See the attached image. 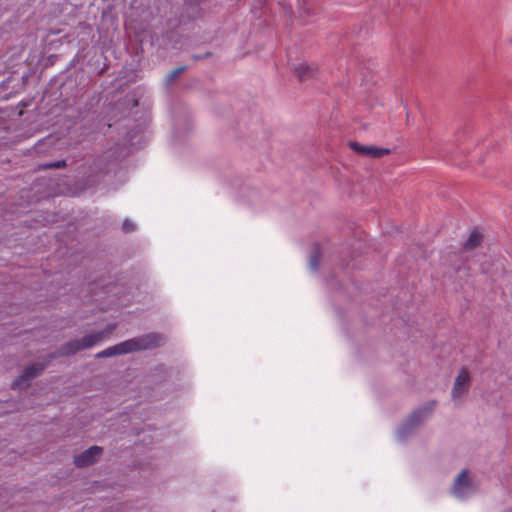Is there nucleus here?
<instances>
[{
  "instance_id": "9b49d317",
  "label": "nucleus",
  "mask_w": 512,
  "mask_h": 512,
  "mask_svg": "<svg viewBox=\"0 0 512 512\" xmlns=\"http://www.w3.org/2000/svg\"><path fill=\"white\" fill-rule=\"evenodd\" d=\"M294 71L300 79H306L312 75V67L306 63L298 64Z\"/></svg>"
},
{
  "instance_id": "423d86ee",
  "label": "nucleus",
  "mask_w": 512,
  "mask_h": 512,
  "mask_svg": "<svg viewBox=\"0 0 512 512\" xmlns=\"http://www.w3.org/2000/svg\"><path fill=\"white\" fill-rule=\"evenodd\" d=\"M44 369V365L36 363L25 368L22 375H20L14 382L13 388L22 389L28 386L29 381L37 376Z\"/></svg>"
},
{
  "instance_id": "20e7f679",
  "label": "nucleus",
  "mask_w": 512,
  "mask_h": 512,
  "mask_svg": "<svg viewBox=\"0 0 512 512\" xmlns=\"http://www.w3.org/2000/svg\"><path fill=\"white\" fill-rule=\"evenodd\" d=\"M105 336V332H94L85 335L82 340H74L65 345L62 349L63 354H72L82 349H88L98 344Z\"/></svg>"
},
{
  "instance_id": "ddd939ff",
  "label": "nucleus",
  "mask_w": 512,
  "mask_h": 512,
  "mask_svg": "<svg viewBox=\"0 0 512 512\" xmlns=\"http://www.w3.org/2000/svg\"><path fill=\"white\" fill-rule=\"evenodd\" d=\"M65 166V161H56V162H50L44 165L45 168H61Z\"/></svg>"
},
{
  "instance_id": "f257e3e1",
  "label": "nucleus",
  "mask_w": 512,
  "mask_h": 512,
  "mask_svg": "<svg viewBox=\"0 0 512 512\" xmlns=\"http://www.w3.org/2000/svg\"><path fill=\"white\" fill-rule=\"evenodd\" d=\"M162 341L163 338L160 335L151 333L144 336L129 339L119 344H116L112 347H109L97 353L96 357L105 358L115 355L131 353L139 350L152 349L159 346Z\"/></svg>"
},
{
  "instance_id": "7ed1b4c3",
  "label": "nucleus",
  "mask_w": 512,
  "mask_h": 512,
  "mask_svg": "<svg viewBox=\"0 0 512 512\" xmlns=\"http://www.w3.org/2000/svg\"><path fill=\"white\" fill-rule=\"evenodd\" d=\"M432 407L414 411L411 416L398 428L396 437L403 440L409 436L430 414Z\"/></svg>"
},
{
  "instance_id": "1a4fd4ad",
  "label": "nucleus",
  "mask_w": 512,
  "mask_h": 512,
  "mask_svg": "<svg viewBox=\"0 0 512 512\" xmlns=\"http://www.w3.org/2000/svg\"><path fill=\"white\" fill-rule=\"evenodd\" d=\"M321 255V249L318 244H315L312 248L311 254L309 256V267L311 271L317 272L319 269V257Z\"/></svg>"
},
{
  "instance_id": "2eb2a0df",
  "label": "nucleus",
  "mask_w": 512,
  "mask_h": 512,
  "mask_svg": "<svg viewBox=\"0 0 512 512\" xmlns=\"http://www.w3.org/2000/svg\"><path fill=\"white\" fill-rule=\"evenodd\" d=\"M505 512H512V508L510 510H508V511H505Z\"/></svg>"
},
{
  "instance_id": "0eeeda50",
  "label": "nucleus",
  "mask_w": 512,
  "mask_h": 512,
  "mask_svg": "<svg viewBox=\"0 0 512 512\" xmlns=\"http://www.w3.org/2000/svg\"><path fill=\"white\" fill-rule=\"evenodd\" d=\"M102 449L98 446H92L74 459V463L78 467H85L93 462L101 455Z\"/></svg>"
},
{
  "instance_id": "9d476101",
  "label": "nucleus",
  "mask_w": 512,
  "mask_h": 512,
  "mask_svg": "<svg viewBox=\"0 0 512 512\" xmlns=\"http://www.w3.org/2000/svg\"><path fill=\"white\" fill-rule=\"evenodd\" d=\"M482 241V235L478 231H473L467 239L464 249L466 251L472 250L480 245Z\"/></svg>"
},
{
  "instance_id": "f03ea898",
  "label": "nucleus",
  "mask_w": 512,
  "mask_h": 512,
  "mask_svg": "<svg viewBox=\"0 0 512 512\" xmlns=\"http://www.w3.org/2000/svg\"><path fill=\"white\" fill-rule=\"evenodd\" d=\"M477 491V484L470 476L468 470H462L456 477L453 487L452 494L460 500L466 499L473 495Z\"/></svg>"
},
{
  "instance_id": "f8f14e48",
  "label": "nucleus",
  "mask_w": 512,
  "mask_h": 512,
  "mask_svg": "<svg viewBox=\"0 0 512 512\" xmlns=\"http://www.w3.org/2000/svg\"><path fill=\"white\" fill-rule=\"evenodd\" d=\"M134 228H135V224L131 220L126 219L122 222V229L124 231L129 232V231L134 230Z\"/></svg>"
},
{
  "instance_id": "6e6552de",
  "label": "nucleus",
  "mask_w": 512,
  "mask_h": 512,
  "mask_svg": "<svg viewBox=\"0 0 512 512\" xmlns=\"http://www.w3.org/2000/svg\"><path fill=\"white\" fill-rule=\"evenodd\" d=\"M469 386V375L466 371L462 370L455 382L452 389V397L454 400H459L467 392Z\"/></svg>"
},
{
  "instance_id": "4468645a",
  "label": "nucleus",
  "mask_w": 512,
  "mask_h": 512,
  "mask_svg": "<svg viewBox=\"0 0 512 512\" xmlns=\"http://www.w3.org/2000/svg\"><path fill=\"white\" fill-rule=\"evenodd\" d=\"M182 70H183L182 68H179V69L175 70V71L170 75V78H171V79L175 78L178 74H180V73H181V71H182Z\"/></svg>"
},
{
  "instance_id": "39448f33",
  "label": "nucleus",
  "mask_w": 512,
  "mask_h": 512,
  "mask_svg": "<svg viewBox=\"0 0 512 512\" xmlns=\"http://www.w3.org/2000/svg\"><path fill=\"white\" fill-rule=\"evenodd\" d=\"M349 145L351 149L356 153L370 158H381L382 156L387 155L390 152V150L386 148L372 145H361L358 142H350Z\"/></svg>"
}]
</instances>
